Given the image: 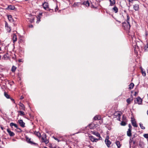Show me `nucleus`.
Returning <instances> with one entry per match:
<instances>
[{
    "label": "nucleus",
    "mask_w": 148,
    "mask_h": 148,
    "mask_svg": "<svg viewBox=\"0 0 148 148\" xmlns=\"http://www.w3.org/2000/svg\"><path fill=\"white\" fill-rule=\"evenodd\" d=\"M109 137L108 136H107L106 137L105 141L106 144L108 147H110L111 143V142L109 140Z\"/></svg>",
    "instance_id": "1"
},
{
    "label": "nucleus",
    "mask_w": 148,
    "mask_h": 148,
    "mask_svg": "<svg viewBox=\"0 0 148 148\" xmlns=\"http://www.w3.org/2000/svg\"><path fill=\"white\" fill-rule=\"evenodd\" d=\"M122 26L124 29L125 30H129L130 27V24H127L125 23H122Z\"/></svg>",
    "instance_id": "2"
},
{
    "label": "nucleus",
    "mask_w": 148,
    "mask_h": 148,
    "mask_svg": "<svg viewBox=\"0 0 148 148\" xmlns=\"http://www.w3.org/2000/svg\"><path fill=\"white\" fill-rule=\"evenodd\" d=\"M134 101L135 103H138L139 105L141 104L142 103V99L139 97L136 98Z\"/></svg>",
    "instance_id": "3"
},
{
    "label": "nucleus",
    "mask_w": 148,
    "mask_h": 148,
    "mask_svg": "<svg viewBox=\"0 0 148 148\" xmlns=\"http://www.w3.org/2000/svg\"><path fill=\"white\" fill-rule=\"evenodd\" d=\"M87 134L88 135L89 139L92 142H97V141L99 140L98 139L95 138L93 136L91 135L90 136V134Z\"/></svg>",
    "instance_id": "4"
},
{
    "label": "nucleus",
    "mask_w": 148,
    "mask_h": 148,
    "mask_svg": "<svg viewBox=\"0 0 148 148\" xmlns=\"http://www.w3.org/2000/svg\"><path fill=\"white\" fill-rule=\"evenodd\" d=\"M91 133L92 134L95 135L97 137H99V138L98 139L99 140H101L102 138L100 136V134L98 132L95 131H91Z\"/></svg>",
    "instance_id": "5"
},
{
    "label": "nucleus",
    "mask_w": 148,
    "mask_h": 148,
    "mask_svg": "<svg viewBox=\"0 0 148 148\" xmlns=\"http://www.w3.org/2000/svg\"><path fill=\"white\" fill-rule=\"evenodd\" d=\"M18 122L19 124L22 127H25V123L24 122L22 119H20L18 121Z\"/></svg>",
    "instance_id": "6"
},
{
    "label": "nucleus",
    "mask_w": 148,
    "mask_h": 148,
    "mask_svg": "<svg viewBox=\"0 0 148 148\" xmlns=\"http://www.w3.org/2000/svg\"><path fill=\"white\" fill-rule=\"evenodd\" d=\"M5 26L7 32H10L11 30V27L8 26V23L6 21L5 22Z\"/></svg>",
    "instance_id": "7"
},
{
    "label": "nucleus",
    "mask_w": 148,
    "mask_h": 148,
    "mask_svg": "<svg viewBox=\"0 0 148 148\" xmlns=\"http://www.w3.org/2000/svg\"><path fill=\"white\" fill-rule=\"evenodd\" d=\"M25 138L26 139V141L28 143L32 144H36V143H34L32 142V141H31V139L29 138L28 137H27V136H26L25 137Z\"/></svg>",
    "instance_id": "8"
},
{
    "label": "nucleus",
    "mask_w": 148,
    "mask_h": 148,
    "mask_svg": "<svg viewBox=\"0 0 148 148\" xmlns=\"http://www.w3.org/2000/svg\"><path fill=\"white\" fill-rule=\"evenodd\" d=\"M15 9V8L14 5H10L8 6V7L6 8V9L11 10H14Z\"/></svg>",
    "instance_id": "9"
},
{
    "label": "nucleus",
    "mask_w": 148,
    "mask_h": 148,
    "mask_svg": "<svg viewBox=\"0 0 148 148\" xmlns=\"http://www.w3.org/2000/svg\"><path fill=\"white\" fill-rule=\"evenodd\" d=\"M96 125H95L94 124L92 123L88 125L87 127H88L91 129H93L96 127Z\"/></svg>",
    "instance_id": "10"
},
{
    "label": "nucleus",
    "mask_w": 148,
    "mask_h": 148,
    "mask_svg": "<svg viewBox=\"0 0 148 148\" xmlns=\"http://www.w3.org/2000/svg\"><path fill=\"white\" fill-rule=\"evenodd\" d=\"M131 122L132 125L133 126L135 127H137L138 125H137L136 122L134 119H132L131 120Z\"/></svg>",
    "instance_id": "11"
},
{
    "label": "nucleus",
    "mask_w": 148,
    "mask_h": 148,
    "mask_svg": "<svg viewBox=\"0 0 148 148\" xmlns=\"http://www.w3.org/2000/svg\"><path fill=\"white\" fill-rule=\"evenodd\" d=\"M42 15V13H39L38 15L36 17L37 18V21H36L37 23H38L40 21L41 16Z\"/></svg>",
    "instance_id": "12"
},
{
    "label": "nucleus",
    "mask_w": 148,
    "mask_h": 148,
    "mask_svg": "<svg viewBox=\"0 0 148 148\" xmlns=\"http://www.w3.org/2000/svg\"><path fill=\"white\" fill-rule=\"evenodd\" d=\"M7 131L10 136H13L15 135L14 133L13 132L11 131L8 128L7 129Z\"/></svg>",
    "instance_id": "13"
},
{
    "label": "nucleus",
    "mask_w": 148,
    "mask_h": 148,
    "mask_svg": "<svg viewBox=\"0 0 148 148\" xmlns=\"http://www.w3.org/2000/svg\"><path fill=\"white\" fill-rule=\"evenodd\" d=\"M42 5L44 8L45 10H47V8H48L49 5L48 3L45 2L42 4Z\"/></svg>",
    "instance_id": "14"
},
{
    "label": "nucleus",
    "mask_w": 148,
    "mask_h": 148,
    "mask_svg": "<svg viewBox=\"0 0 148 148\" xmlns=\"http://www.w3.org/2000/svg\"><path fill=\"white\" fill-rule=\"evenodd\" d=\"M83 4V2L80 3H75L73 5V6L74 7H76L77 6H79L80 5Z\"/></svg>",
    "instance_id": "15"
},
{
    "label": "nucleus",
    "mask_w": 148,
    "mask_h": 148,
    "mask_svg": "<svg viewBox=\"0 0 148 148\" xmlns=\"http://www.w3.org/2000/svg\"><path fill=\"white\" fill-rule=\"evenodd\" d=\"M110 2V6H112L115 4V0H109Z\"/></svg>",
    "instance_id": "16"
},
{
    "label": "nucleus",
    "mask_w": 148,
    "mask_h": 148,
    "mask_svg": "<svg viewBox=\"0 0 148 148\" xmlns=\"http://www.w3.org/2000/svg\"><path fill=\"white\" fill-rule=\"evenodd\" d=\"M133 8L135 11L138 10L139 8L138 5V4H136L134 5L133 6Z\"/></svg>",
    "instance_id": "17"
},
{
    "label": "nucleus",
    "mask_w": 148,
    "mask_h": 148,
    "mask_svg": "<svg viewBox=\"0 0 148 148\" xmlns=\"http://www.w3.org/2000/svg\"><path fill=\"white\" fill-rule=\"evenodd\" d=\"M8 18L9 21L12 22L14 21V20L13 19L12 16L10 15H8L7 16Z\"/></svg>",
    "instance_id": "18"
},
{
    "label": "nucleus",
    "mask_w": 148,
    "mask_h": 148,
    "mask_svg": "<svg viewBox=\"0 0 148 148\" xmlns=\"http://www.w3.org/2000/svg\"><path fill=\"white\" fill-rule=\"evenodd\" d=\"M101 119V117L100 116L97 115L94 117L93 119L94 120L96 121L97 120H100Z\"/></svg>",
    "instance_id": "19"
},
{
    "label": "nucleus",
    "mask_w": 148,
    "mask_h": 148,
    "mask_svg": "<svg viewBox=\"0 0 148 148\" xmlns=\"http://www.w3.org/2000/svg\"><path fill=\"white\" fill-rule=\"evenodd\" d=\"M84 5H85L86 7H88L90 5V3L88 1H84Z\"/></svg>",
    "instance_id": "20"
},
{
    "label": "nucleus",
    "mask_w": 148,
    "mask_h": 148,
    "mask_svg": "<svg viewBox=\"0 0 148 148\" xmlns=\"http://www.w3.org/2000/svg\"><path fill=\"white\" fill-rule=\"evenodd\" d=\"M19 105L21 107V109L23 110H25V107L24 105L21 102H20Z\"/></svg>",
    "instance_id": "21"
},
{
    "label": "nucleus",
    "mask_w": 148,
    "mask_h": 148,
    "mask_svg": "<svg viewBox=\"0 0 148 148\" xmlns=\"http://www.w3.org/2000/svg\"><path fill=\"white\" fill-rule=\"evenodd\" d=\"M112 11L115 13H116L118 12V8L114 6L112 9Z\"/></svg>",
    "instance_id": "22"
},
{
    "label": "nucleus",
    "mask_w": 148,
    "mask_h": 148,
    "mask_svg": "<svg viewBox=\"0 0 148 148\" xmlns=\"http://www.w3.org/2000/svg\"><path fill=\"white\" fill-rule=\"evenodd\" d=\"M10 125L11 127L12 128V126H14L15 128H18V126L16 124H15L13 123H11L10 124Z\"/></svg>",
    "instance_id": "23"
},
{
    "label": "nucleus",
    "mask_w": 148,
    "mask_h": 148,
    "mask_svg": "<svg viewBox=\"0 0 148 148\" xmlns=\"http://www.w3.org/2000/svg\"><path fill=\"white\" fill-rule=\"evenodd\" d=\"M127 135L128 136L130 137L131 136V130H130V129H128V131H127Z\"/></svg>",
    "instance_id": "24"
},
{
    "label": "nucleus",
    "mask_w": 148,
    "mask_h": 148,
    "mask_svg": "<svg viewBox=\"0 0 148 148\" xmlns=\"http://www.w3.org/2000/svg\"><path fill=\"white\" fill-rule=\"evenodd\" d=\"M13 41L14 42H16L17 40L16 36L15 34H14L13 37Z\"/></svg>",
    "instance_id": "25"
},
{
    "label": "nucleus",
    "mask_w": 148,
    "mask_h": 148,
    "mask_svg": "<svg viewBox=\"0 0 148 148\" xmlns=\"http://www.w3.org/2000/svg\"><path fill=\"white\" fill-rule=\"evenodd\" d=\"M47 138V136L45 134H43V136L42 137L41 140L42 142H43L44 140H45Z\"/></svg>",
    "instance_id": "26"
},
{
    "label": "nucleus",
    "mask_w": 148,
    "mask_h": 148,
    "mask_svg": "<svg viewBox=\"0 0 148 148\" xmlns=\"http://www.w3.org/2000/svg\"><path fill=\"white\" fill-rule=\"evenodd\" d=\"M18 112L19 113V114H18V115H19L20 116H23L25 115V113L22 111H19Z\"/></svg>",
    "instance_id": "27"
},
{
    "label": "nucleus",
    "mask_w": 148,
    "mask_h": 148,
    "mask_svg": "<svg viewBox=\"0 0 148 148\" xmlns=\"http://www.w3.org/2000/svg\"><path fill=\"white\" fill-rule=\"evenodd\" d=\"M34 134L38 137H41V135L40 133L38 132H34Z\"/></svg>",
    "instance_id": "28"
},
{
    "label": "nucleus",
    "mask_w": 148,
    "mask_h": 148,
    "mask_svg": "<svg viewBox=\"0 0 148 148\" xmlns=\"http://www.w3.org/2000/svg\"><path fill=\"white\" fill-rule=\"evenodd\" d=\"M126 21L128 24H130V16L129 15L127 14V19Z\"/></svg>",
    "instance_id": "29"
},
{
    "label": "nucleus",
    "mask_w": 148,
    "mask_h": 148,
    "mask_svg": "<svg viewBox=\"0 0 148 148\" xmlns=\"http://www.w3.org/2000/svg\"><path fill=\"white\" fill-rule=\"evenodd\" d=\"M115 143L117 146L118 148H119L120 147L121 145L120 144V142L119 141H116Z\"/></svg>",
    "instance_id": "30"
},
{
    "label": "nucleus",
    "mask_w": 148,
    "mask_h": 148,
    "mask_svg": "<svg viewBox=\"0 0 148 148\" xmlns=\"http://www.w3.org/2000/svg\"><path fill=\"white\" fill-rule=\"evenodd\" d=\"M134 84L133 83H131L129 85V88L130 89H131L133 88Z\"/></svg>",
    "instance_id": "31"
},
{
    "label": "nucleus",
    "mask_w": 148,
    "mask_h": 148,
    "mask_svg": "<svg viewBox=\"0 0 148 148\" xmlns=\"http://www.w3.org/2000/svg\"><path fill=\"white\" fill-rule=\"evenodd\" d=\"M4 95L5 97L7 99H9L10 98V95H8L6 92H4Z\"/></svg>",
    "instance_id": "32"
},
{
    "label": "nucleus",
    "mask_w": 148,
    "mask_h": 148,
    "mask_svg": "<svg viewBox=\"0 0 148 148\" xmlns=\"http://www.w3.org/2000/svg\"><path fill=\"white\" fill-rule=\"evenodd\" d=\"M16 69V67L15 66H13L11 69V70L12 72H14L15 71Z\"/></svg>",
    "instance_id": "33"
},
{
    "label": "nucleus",
    "mask_w": 148,
    "mask_h": 148,
    "mask_svg": "<svg viewBox=\"0 0 148 148\" xmlns=\"http://www.w3.org/2000/svg\"><path fill=\"white\" fill-rule=\"evenodd\" d=\"M140 126V127H141V129L143 130H144L145 129V127L143 126V124L140 123H139Z\"/></svg>",
    "instance_id": "34"
},
{
    "label": "nucleus",
    "mask_w": 148,
    "mask_h": 148,
    "mask_svg": "<svg viewBox=\"0 0 148 148\" xmlns=\"http://www.w3.org/2000/svg\"><path fill=\"white\" fill-rule=\"evenodd\" d=\"M2 59L4 60H7L8 59V57L7 56L6 54H5L3 57Z\"/></svg>",
    "instance_id": "35"
},
{
    "label": "nucleus",
    "mask_w": 148,
    "mask_h": 148,
    "mask_svg": "<svg viewBox=\"0 0 148 148\" xmlns=\"http://www.w3.org/2000/svg\"><path fill=\"white\" fill-rule=\"evenodd\" d=\"M34 18H29V21L31 23H32L34 21Z\"/></svg>",
    "instance_id": "36"
},
{
    "label": "nucleus",
    "mask_w": 148,
    "mask_h": 148,
    "mask_svg": "<svg viewBox=\"0 0 148 148\" xmlns=\"http://www.w3.org/2000/svg\"><path fill=\"white\" fill-rule=\"evenodd\" d=\"M141 72H142V73L143 75L144 76H146V75L145 71H144L142 69Z\"/></svg>",
    "instance_id": "37"
},
{
    "label": "nucleus",
    "mask_w": 148,
    "mask_h": 148,
    "mask_svg": "<svg viewBox=\"0 0 148 148\" xmlns=\"http://www.w3.org/2000/svg\"><path fill=\"white\" fill-rule=\"evenodd\" d=\"M121 125L125 126L126 125V123L125 122L123 121L121 123Z\"/></svg>",
    "instance_id": "38"
},
{
    "label": "nucleus",
    "mask_w": 148,
    "mask_h": 148,
    "mask_svg": "<svg viewBox=\"0 0 148 148\" xmlns=\"http://www.w3.org/2000/svg\"><path fill=\"white\" fill-rule=\"evenodd\" d=\"M131 99L130 98H128L127 100V102L128 104L130 103V101H131Z\"/></svg>",
    "instance_id": "39"
},
{
    "label": "nucleus",
    "mask_w": 148,
    "mask_h": 148,
    "mask_svg": "<svg viewBox=\"0 0 148 148\" xmlns=\"http://www.w3.org/2000/svg\"><path fill=\"white\" fill-rule=\"evenodd\" d=\"M45 144H47L49 142V141L48 140H47V138L45 139V140H44V142Z\"/></svg>",
    "instance_id": "40"
},
{
    "label": "nucleus",
    "mask_w": 148,
    "mask_h": 148,
    "mask_svg": "<svg viewBox=\"0 0 148 148\" xmlns=\"http://www.w3.org/2000/svg\"><path fill=\"white\" fill-rule=\"evenodd\" d=\"M53 137L54 139L57 140L58 142H59L60 141V140L59 139H58L57 138L54 136H53Z\"/></svg>",
    "instance_id": "41"
},
{
    "label": "nucleus",
    "mask_w": 148,
    "mask_h": 148,
    "mask_svg": "<svg viewBox=\"0 0 148 148\" xmlns=\"http://www.w3.org/2000/svg\"><path fill=\"white\" fill-rule=\"evenodd\" d=\"M144 137L146 138H148V134H145L144 135Z\"/></svg>",
    "instance_id": "42"
},
{
    "label": "nucleus",
    "mask_w": 148,
    "mask_h": 148,
    "mask_svg": "<svg viewBox=\"0 0 148 148\" xmlns=\"http://www.w3.org/2000/svg\"><path fill=\"white\" fill-rule=\"evenodd\" d=\"M17 129L18 130V132H22V131L20 128L18 127V128H17Z\"/></svg>",
    "instance_id": "43"
},
{
    "label": "nucleus",
    "mask_w": 148,
    "mask_h": 148,
    "mask_svg": "<svg viewBox=\"0 0 148 148\" xmlns=\"http://www.w3.org/2000/svg\"><path fill=\"white\" fill-rule=\"evenodd\" d=\"M9 99H10L14 103H15V101L14 99H13L12 98L10 97V98Z\"/></svg>",
    "instance_id": "44"
},
{
    "label": "nucleus",
    "mask_w": 148,
    "mask_h": 148,
    "mask_svg": "<svg viewBox=\"0 0 148 148\" xmlns=\"http://www.w3.org/2000/svg\"><path fill=\"white\" fill-rule=\"evenodd\" d=\"M145 49H148V43L145 46Z\"/></svg>",
    "instance_id": "45"
},
{
    "label": "nucleus",
    "mask_w": 148,
    "mask_h": 148,
    "mask_svg": "<svg viewBox=\"0 0 148 148\" xmlns=\"http://www.w3.org/2000/svg\"><path fill=\"white\" fill-rule=\"evenodd\" d=\"M133 138H130V139L129 140V143H130L132 142L133 140Z\"/></svg>",
    "instance_id": "46"
},
{
    "label": "nucleus",
    "mask_w": 148,
    "mask_h": 148,
    "mask_svg": "<svg viewBox=\"0 0 148 148\" xmlns=\"http://www.w3.org/2000/svg\"><path fill=\"white\" fill-rule=\"evenodd\" d=\"M129 128L128 129H130V130H131L132 127L130 124H129Z\"/></svg>",
    "instance_id": "47"
},
{
    "label": "nucleus",
    "mask_w": 148,
    "mask_h": 148,
    "mask_svg": "<svg viewBox=\"0 0 148 148\" xmlns=\"http://www.w3.org/2000/svg\"><path fill=\"white\" fill-rule=\"evenodd\" d=\"M47 10L48 11H50V10H52V11H53V10H51V9H50V8H49V7H48V8H47Z\"/></svg>",
    "instance_id": "48"
},
{
    "label": "nucleus",
    "mask_w": 148,
    "mask_h": 148,
    "mask_svg": "<svg viewBox=\"0 0 148 148\" xmlns=\"http://www.w3.org/2000/svg\"><path fill=\"white\" fill-rule=\"evenodd\" d=\"M18 61L19 62H23L22 60L21 59H19L18 60Z\"/></svg>",
    "instance_id": "49"
},
{
    "label": "nucleus",
    "mask_w": 148,
    "mask_h": 148,
    "mask_svg": "<svg viewBox=\"0 0 148 148\" xmlns=\"http://www.w3.org/2000/svg\"><path fill=\"white\" fill-rule=\"evenodd\" d=\"M29 27H30V28H32V27H33V25L31 24V25H29Z\"/></svg>",
    "instance_id": "50"
},
{
    "label": "nucleus",
    "mask_w": 148,
    "mask_h": 148,
    "mask_svg": "<svg viewBox=\"0 0 148 148\" xmlns=\"http://www.w3.org/2000/svg\"><path fill=\"white\" fill-rule=\"evenodd\" d=\"M23 98H24L22 96H21V98H20L21 99H23Z\"/></svg>",
    "instance_id": "51"
},
{
    "label": "nucleus",
    "mask_w": 148,
    "mask_h": 148,
    "mask_svg": "<svg viewBox=\"0 0 148 148\" xmlns=\"http://www.w3.org/2000/svg\"><path fill=\"white\" fill-rule=\"evenodd\" d=\"M1 129L2 130H3V129H4V128L2 126H1Z\"/></svg>",
    "instance_id": "52"
},
{
    "label": "nucleus",
    "mask_w": 148,
    "mask_h": 148,
    "mask_svg": "<svg viewBox=\"0 0 148 148\" xmlns=\"http://www.w3.org/2000/svg\"><path fill=\"white\" fill-rule=\"evenodd\" d=\"M58 10V8H56L55 9V11L56 12Z\"/></svg>",
    "instance_id": "53"
},
{
    "label": "nucleus",
    "mask_w": 148,
    "mask_h": 148,
    "mask_svg": "<svg viewBox=\"0 0 148 148\" xmlns=\"http://www.w3.org/2000/svg\"><path fill=\"white\" fill-rule=\"evenodd\" d=\"M118 115L119 117H120L121 116V115L119 113L118 114Z\"/></svg>",
    "instance_id": "54"
},
{
    "label": "nucleus",
    "mask_w": 148,
    "mask_h": 148,
    "mask_svg": "<svg viewBox=\"0 0 148 148\" xmlns=\"http://www.w3.org/2000/svg\"><path fill=\"white\" fill-rule=\"evenodd\" d=\"M134 0H129V1L130 2H132V1H133Z\"/></svg>",
    "instance_id": "55"
},
{
    "label": "nucleus",
    "mask_w": 148,
    "mask_h": 148,
    "mask_svg": "<svg viewBox=\"0 0 148 148\" xmlns=\"http://www.w3.org/2000/svg\"><path fill=\"white\" fill-rule=\"evenodd\" d=\"M147 115H148V110L147 111Z\"/></svg>",
    "instance_id": "56"
},
{
    "label": "nucleus",
    "mask_w": 148,
    "mask_h": 148,
    "mask_svg": "<svg viewBox=\"0 0 148 148\" xmlns=\"http://www.w3.org/2000/svg\"><path fill=\"white\" fill-rule=\"evenodd\" d=\"M1 50V47H0V51Z\"/></svg>",
    "instance_id": "57"
},
{
    "label": "nucleus",
    "mask_w": 148,
    "mask_h": 148,
    "mask_svg": "<svg viewBox=\"0 0 148 148\" xmlns=\"http://www.w3.org/2000/svg\"><path fill=\"white\" fill-rule=\"evenodd\" d=\"M52 148H57L56 147H53Z\"/></svg>",
    "instance_id": "58"
},
{
    "label": "nucleus",
    "mask_w": 148,
    "mask_h": 148,
    "mask_svg": "<svg viewBox=\"0 0 148 148\" xmlns=\"http://www.w3.org/2000/svg\"><path fill=\"white\" fill-rule=\"evenodd\" d=\"M44 148H47L46 147H44Z\"/></svg>",
    "instance_id": "59"
},
{
    "label": "nucleus",
    "mask_w": 148,
    "mask_h": 148,
    "mask_svg": "<svg viewBox=\"0 0 148 148\" xmlns=\"http://www.w3.org/2000/svg\"><path fill=\"white\" fill-rule=\"evenodd\" d=\"M1 59V56L0 55V60Z\"/></svg>",
    "instance_id": "60"
},
{
    "label": "nucleus",
    "mask_w": 148,
    "mask_h": 148,
    "mask_svg": "<svg viewBox=\"0 0 148 148\" xmlns=\"http://www.w3.org/2000/svg\"><path fill=\"white\" fill-rule=\"evenodd\" d=\"M147 96L148 99V94H147Z\"/></svg>",
    "instance_id": "61"
},
{
    "label": "nucleus",
    "mask_w": 148,
    "mask_h": 148,
    "mask_svg": "<svg viewBox=\"0 0 148 148\" xmlns=\"http://www.w3.org/2000/svg\"><path fill=\"white\" fill-rule=\"evenodd\" d=\"M6 55H7L8 54V53H6Z\"/></svg>",
    "instance_id": "62"
},
{
    "label": "nucleus",
    "mask_w": 148,
    "mask_h": 148,
    "mask_svg": "<svg viewBox=\"0 0 148 148\" xmlns=\"http://www.w3.org/2000/svg\"><path fill=\"white\" fill-rule=\"evenodd\" d=\"M31 16V15H29V16Z\"/></svg>",
    "instance_id": "63"
},
{
    "label": "nucleus",
    "mask_w": 148,
    "mask_h": 148,
    "mask_svg": "<svg viewBox=\"0 0 148 148\" xmlns=\"http://www.w3.org/2000/svg\"><path fill=\"white\" fill-rule=\"evenodd\" d=\"M58 148H60V147H58Z\"/></svg>",
    "instance_id": "64"
}]
</instances>
